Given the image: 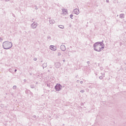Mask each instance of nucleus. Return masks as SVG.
I'll list each match as a JSON object with an SVG mask.
<instances>
[{
	"label": "nucleus",
	"mask_w": 126,
	"mask_h": 126,
	"mask_svg": "<svg viewBox=\"0 0 126 126\" xmlns=\"http://www.w3.org/2000/svg\"><path fill=\"white\" fill-rule=\"evenodd\" d=\"M5 1H6V2L9 1V0H5Z\"/></svg>",
	"instance_id": "cd10ccee"
},
{
	"label": "nucleus",
	"mask_w": 126,
	"mask_h": 126,
	"mask_svg": "<svg viewBox=\"0 0 126 126\" xmlns=\"http://www.w3.org/2000/svg\"><path fill=\"white\" fill-rule=\"evenodd\" d=\"M50 49L52 51H57V47H56L54 45H50Z\"/></svg>",
	"instance_id": "39448f33"
},
{
	"label": "nucleus",
	"mask_w": 126,
	"mask_h": 126,
	"mask_svg": "<svg viewBox=\"0 0 126 126\" xmlns=\"http://www.w3.org/2000/svg\"><path fill=\"white\" fill-rule=\"evenodd\" d=\"M63 63H64V62H65V60H63Z\"/></svg>",
	"instance_id": "473e14b6"
},
{
	"label": "nucleus",
	"mask_w": 126,
	"mask_h": 126,
	"mask_svg": "<svg viewBox=\"0 0 126 126\" xmlns=\"http://www.w3.org/2000/svg\"><path fill=\"white\" fill-rule=\"evenodd\" d=\"M62 11L63 12V14H67V9H62Z\"/></svg>",
	"instance_id": "1a4fd4ad"
},
{
	"label": "nucleus",
	"mask_w": 126,
	"mask_h": 126,
	"mask_svg": "<svg viewBox=\"0 0 126 126\" xmlns=\"http://www.w3.org/2000/svg\"><path fill=\"white\" fill-rule=\"evenodd\" d=\"M16 71H17V70L16 69H15V72H16Z\"/></svg>",
	"instance_id": "c756f323"
},
{
	"label": "nucleus",
	"mask_w": 126,
	"mask_h": 126,
	"mask_svg": "<svg viewBox=\"0 0 126 126\" xmlns=\"http://www.w3.org/2000/svg\"><path fill=\"white\" fill-rule=\"evenodd\" d=\"M82 105H83V103H81V106H82Z\"/></svg>",
	"instance_id": "72a5a7b5"
},
{
	"label": "nucleus",
	"mask_w": 126,
	"mask_h": 126,
	"mask_svg": "<svg viewBox=\"0 0 126 126\" xmlns=\"http://www.w3.org/2000/svg\"><path fill=\"white\" fill-rule=\"evenodd\" d=\"M120 18L123 19V18H125V14H121L119 15Z\"/></svg>",
	"instance_id": "9d476101"
},
{
	"label": "nucleus",
	"mask_w": 126,
	"mask_h": 126,
	"mask_svg": "<svg viewBox=\"0 0 126 126\" xmlns=\"http://www.w3.org/2000/svg\"><path fill=\"white\" fill-rule=\"evenodd\" d=\"M62 88H63V86L60 84H57L55 86V90L56 91H61Z\"/></svg>",
	"instance_id": "7ed1b4c3"
},
{
	"label": "nucleus",
	"mask_w": 126,
	"mask_h": 126,
	"mask_svg": "<svg viewBox=\"0 0 126 126\" xmlns=\"http://www.w3.org/2000/svg\"><path fill=\"white\" fill-rule=\"evenodd\" d=\"M103 76H100L99 77V79L102 80V79H103Z\"/></svg>",
	"instance_id": "2eb2a0df"
},
{
	"label": "nucleus",
	"mask_w": 126,
	"mask_h": 126,
	"mask_svg": "<svg viewBox=\"0 0 126 126\" xmlns=\"http://www.w3.org/2000/svg\"><path fill=\"white\" fill-rule=\"evenodd\" d=\"M1 41H2V38L0 37V42H1Z\"/></svg>",
	"instance_id": "393cba45"
},
{
	"label": "nucleus",
	"mask_w": 126,
	"mask_h": 126,
	"mask_svg": "<svg viewBox=\"0 0 126 126\" xmlns=\"http://www.w3.org/2000/svg\"><path fill=\"white\" fill-rule=\"evenodd\" d=\"M33 118H36V115L33 116Z\"/></svg>",
	"instance_id": "7c9ffc66"
},
{
	"label": "nucleus",
	"mask_w": 126,
	"mask_h": 126,
	"mask_svg": "<svg viewBox=\"0 0 126 126\" xmlns=\"http://www.w3.org/2000/svg\"><path fill=\"white\" fill-rule=\"evenodd\" d=\"M84 92H85V91L84 90H81L80 91V93H84Z\"/></svg>",
	"instance_id": "a211bd4d"
},
{
	"label": "nucleus",
	"mask_w": 126,
	"mask_h": 126,
	"mask_svg": "<svg viewBox=\"0 0 126 126\" xmlns=\"http://www.w3.org/2000/svg\"><path fill=\"white\" fill-rule=\"evenodd\" d=\"M2 47L4 50H9L12 47V43L6 41L2 43Z\"/></svg>",
	"instance_id": "f03ea898"
},
{
	"label": "nucleus",
	"mask_w": 126,
	"mask_h": 126,
	"mask_svg": "<svg viewBox=\"0 0 126 126\" xmlns=\"http://www.w3.org/2000/svg\"><path fill=\"white\" fill-rule=\"evenodd\" d=\"M47 39H51V36L48 35V36H47Z\"/></svg>",
	"instance_id": "412c9836"
},
{
	"label": "nucleus",
	"mask_w": 126,
	"mask_h": 126,
	"mask_svg": "<svg viewBox=\"0 0 126 126\" xmlns=\"http://www.w3.org/2000/svg\"><path fill=\"white\" fill-rule=\"evenodd\" d=\"M31 88H35V87L34 86V85H31Z\"/></svg>",
	"instance_id": "dca6fc26"
},
{
	"label": "nucleus",
	"mask_w": 126,
	"mask_h": 126,
	"mask_svg": "<svg viewBox=\"0 0 126 126\" xmlns=\"http://www.w3.org/2000/svg\"><path fill=\"white\" fill-rule=\"evenodd\" d=\"M33 61H34L35 62H36V61H37V58H33Z\"/></svg>",
	"instance_id": "4be33fe9"
},
{
	"label": "nucleus",
	"mask_w": 126,
	"mask_h": 126,
	"mask_svg": "<svg viewBox=\"0 0 126 126\" xmlns=\"http://www.w3.org/2000/svg\"><path fill=\"white\" fill-rule=\"evenodd\" d=\"M105 48V44L103 43V41L102 42H97L94 43V50L96 51V52H101L102 49Z\"/></svg>",
	"instance_id": "f257e3e1"
},
{
	"label": "nucleus",
	"mask_w": 126,
	"mask_h": 126,
	"mask_svg": "<svg viewBox=\"0 0 126 126\" xmlns=\"http://www.w3.org/2000/svg\"><path fill=\"white\" fill-rule=\"evenodd\" d=\"M101 75L103 76V77H105V73H101Z\"/></svg>",
	"instance_id": "6ab92c4d"
},
{
	"label": "nucleus",
	"mask_w": 126,
	"mask_h": 126,
	"mask_svg": "<svg viewBox=\"0 0 126 126\" xmlns=\"http://www.w3.org/2000/svg\"><path fill=\"white\" fill-rule=\"evenodd\" d=\"M48 64H47V63H44L42 65V66L43 67V68H45V67H47Z\"/></svg>",
	"instance_id": "9b49d317"
},
{
	"label": "nucleus",
	"mask_w": 126,
	"mask_h": 126,
	"mask_svg": "<svg viewBox=\"0 0 126 126\" xmlns=\"http://www.w3.org/2000/svg\"><path fill=\"white\" fill-rule=\"evenodd\" d=\"M35 9L36 10L38 9V8L37 7V6H35Z\"/></svg>",
	"instance_id": "bb28decb"
},
{
	"label": "nucleus",
	"mask_w": 126,
	"mask_h": 126,
	"mask_svg": "<svg viewBox=\"0 0 126 126\" xmlns=\"http://www.w3.org/2000/svg\"><path fill=\"white\" fill-rule=\"evenodd\" d=\"M106 2H109V0H106Z\"/></svg>",
	"instance_id": "a878e982"
},
{
	"label": "nucleus",
	"mask_w": 126,
	"mask_h": 126,
	"mask_svg": "<svg viewBox=\"0 0 126 126\" xmlns=\"http://www.w3.org/2000/svg\"><path fill=\"white\" fill-rule=\"evenodd\" d=\"M12 69L11 68H10L9 69V71H10V72H12Z\"/></svg>",
	"instance_id": "5701e85b"
},
{
	"label": "nucleus",
	"mask_w": 126,
	"mask_h": 126,
	"mask_svg": "<svg viewBox=\"0 0 126 126\" xmlns=\"http://www.w3.org/2000/svg\"><path fill=\"white\" fill-rule=\"evenodd\" d=\"M41 63H43V61H41Z\"/></svg>",
	"instance_id": "f704fd0d"
},
{
	"label": "nucleus",
	"mask_w": 126,
	"mask_h": 126,
	"mask_svg": "<svg viewBox=\"0 0 126 126\" xmlns=\"http://www.w3.org/2000/svg\"><path fill=\"white\" fill-rule=\"evenodd\" d=\"M58 27H59V28H61V29H64V26H63V25H59V26H58Z\"/></svg>",
	"instance_id": "ddd939ff"
},
{
	"label": "nucleus",
	"mask_w": 126,
	"mask_h": 126,
	"mask_svg": "<svg viewBox=\"0 0 126 126\" xmlns=\"http://www.w3.org/2000/svg\"><path fill=\"white\" fill-rule=\"evenodd\" d=\"M72 17H73V15L71 14V15H70V18H71V19H72Z\"/></svg>",
	"instance_id": "f3484780"
},
{
	"label": "nucleus",
	"mask_w": 126,
	"mask_h": 126,
	"mask_svg": "<svg viewBox=\"0 0 126 126\" xmlns=\"http://www.w3.org/2000/svg\"><path fill=\"white\" fill-rule=\"evenodd\" d=\"M73 11H74L75 14H76L77 15H78V14L79 13V9H78L77 8L74 9Z\"/></svg>",
	"instance_id": "6e6552de"
},
{
	"label": "nucleus",
	"mask_w": 126,
	"mask_h": 126,
	"mask_svg": "<svg viewBox=\"0 0 126 126\" xmlns=\"http://www.w3.org/2000/svg\"><path fill=\"white\" fill-rule=\"evenodd\" d=\"M80 83L81 84H82L83 83V81H81Z\"/></svg>",
	"instance_id": "b1692460"
},
{
	"label": "nucleus",
	"mask_w": 126,
	"mask_h": 126,
	"mask_svg": "<svg viewBox=\"0 0 126 126\" xmlns=\"http://www.w3.org/2000/svg\"><path fill=\"white\" fill-rule=\"evenodd\" d=\"M16 88H17V86H14L13 87V89H14V90H15V89H16Z\"/></svg>",
	"instance_id": "4468645a"
},
{
	"label": "nucleus",
	"mask_w": 126,
	"mask_h": 126,
	"mask_svg": "<svg viewBox=\"0 0 126 126\" xmlns=\"http://www.w3.org/2000/svg\"><path fill=\"white\" fill-rule=\"evenodd\" d=\"M24 82H26V81H27L26 79H24Z\"/></svg>",
	"instance_id": "c85d7f7f"
},
{
	"label": "nucleus",
	"mask_w": 126,
	"mask_h": 126,
	"mask_svg": "<svg viewBox=\"0 0 126 126\" xmlns=\"http://www.w3.org/2000/svg\"><path fill=\"white\" fill-rule=\"evenodd\" d=\"M38 26V23L34 22L32 25V29H36V28H37V26Z\"/></svg>",
	"instance_id": "20e7f679"
},
{
	"label": "nucleus",
	"mask_w": 126,
	"mask_h": 126,
	"mask_svg": "<svg viewBox=\"0 0 126 126\" xmlns=\"http://www.w3.org/2000/svg\"><path fill=\"white\" fill-rule=\"evenodd\" d=\"M55 65L56 68H60V67H61V63H55Z\"/></svg>",
	"instance_id": "0eeeda50"
},
{
	"label": "nucleus",
	"mask_w": 126,
	"mask_h": 126,
	"mask_svg": "<svg viewBox=\"0 0 126 126\" xmlns=\"http://www.w3.org/2000/svg\"><path fill=\"white\" fill-rule=\"evenodd\" d=\"M55 22V20H50L49 21L50 24H54Z\"/></svg>",
	"instance_id": "f8f14e48"
},
{
	"label": "nucleus",
	"mask_w": 126,
	"mask_h": 126,
	"mask_svg": "<svg viewBox=\"0 0 126 126\" xmlns=\"http://www.w3.org/2000/svg\"><path fill=\"white\" fill-rule=\"evenodd\" d=\"M77 82L78 83V82H79V80H77Z\"/></svg>",
	"instance_id": "2f4dec72"
},
{
	"label": "nucleus",
	"mask_w": 126,
	"mask_h": 126,
	"mask_svg": "<svg viewBox=\"0 0 126 126\" xmlns=\"http://www.w3.org/2000/svg\"><path fill=\"white\" fill-rule=\"evenodd\" d=\"M60 48L61 50H62L63 52H64V51L66 50V48H65V46H64V45H61Z\"/></svg>",
	"instance_id": "423d86ee"
},
{
	"label": "nucleus",
	"mask_w": 126,
	"mask_h": 126,
	"mask_svg": "<svg viewBox=\"0 0 126 126\" xmlns=\"http://www.w3.org/2000/svg\"><path fill=\"white\" fill-rule=\"evenodd\" d=\"M62 54L61 53V52H59L58 53V56H61Z\"/></svg>",
	"instance_id": "aec40b11"
}]
</instances>
